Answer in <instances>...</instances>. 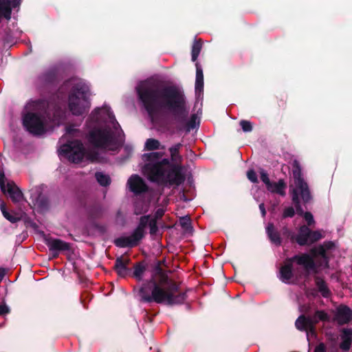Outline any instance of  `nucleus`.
Returning <instances> with one entry per match:
<instances>
[{"instance_id": "obj_54", "label": "nucleus", "mask_w": 352, "mask_h": 352, "mask_svg": "<svg viewBox=\"0 0 352 352\" xmlns=\"http://www.w3.org/2000/svg\"><path fill=\"white\" fill-rule=\"evenodd\" d=\"M66 131L67 133L72 134L76 130L72 126H67Z\"/></svg>"}, {"instance_id": "obj_31", "label": "nucleus", "mask_w": 352, "mask_h": 352, "mask_svg": "<svg viewBox=\"0 0 352 352\" xmlns=\"http://www.w3.org/2000/svg\"><path fill=\"white\" fill-rule=\"evenodd\" d=\"M95 177L98 184L104 187L108 186L111 184V178L108 175H105L101 172H96Z\"/></svg>"}, {"instance_id": "obj_20", "label": "nucleus", "mask_w": 352, "mask_h": 352, "mask_svg": "<svg viewBox=\"0 0 352 352\" xmlns=\"http://www.w3.org/2000/svg\"><path fill=\"white\" fill-rule=\"evenodd\" d=\"M150 215H144L140 218L139 223L137 228L133 230L135 235L139 237L141 240L144 238L145 232L144 230L148 226L150 221Z\"/></svg>"}, {"instance_id": "obj_8", "label": "nucleus", "mask_w": 352, "mask_h": 352, "mask_svg": "<svg viewBox=\"0 0 352 352\" xmlns=\"http://www.w3.org/2000/svg\"><path fill=\"white\" fill-rule=\"evenodd\" d=\"M24 128L33 135H41L45 133V116L41 112H27L23 116Z\"/></svg>"}, {"instance_id": "obj_14", "label": "nucleus", "mask_w": 352, "mask_h": 352, "mask_svg": "<svg viewBox=\"0 0 352 352\" xmlns=\"http://www.w3.org/2000/svg\"><path fill=\"white\" fill-rule=\"evenodd\" d=\"M130 263L131 259L129 258L120 256L116 259L113 269L119 276L124 278L131 271L128 267Z\"/></svg>"}, {"instance_id": "obj_44", "label": "nucleus", "mask_w": 352, "mask_h": 352, "mask_svg": "<svg viewBox=\"0 0 352 352\" xmlns=\"http://www.w3.org/2000/svg\"><path fill=\"white\" fill-rule=\"evenodd\" d=\"M307 223L308 226H311L314 223V219L312 214L310 212H306L302 215Z\"/></svg>"}, {"instance_id": "obj_49", "label": "nucleus", "mask_w": 352, "mask_h": 352, "mask_svg": "<svg viewBox=\"0 0 352 352\" xmlns=\"http://www.w3.org/2000/svg\"><path fill=\"white\" fill-rule=\"evenodd\" d=\"M322 246H324L327 250H331L334 247V243L332 241H326L323 243V245H321Z\"/></svg>"}, {"instance_id": "obj_30", "label": "nucleus", "mask_w": 352, "mask_h": 352, "mask_svg": "<svg viewBox=\"0 0 352 352\" xmlns=\"http://www.w3.org/2000/svg\"><path fill=\"white\" fill-rule=\"evenodd\" d=\"M87 212L91 218L96 219L101 216L102 208L100 204H94L88 208Z\"/></svg>"}, {"instance_id": "obj_24", "label": "nucleus", "mask_w": 352, "mask_h": 352, "mask_svg": "<svg viewBox=\"0 0 352 352\" xmlns=\"http://www.w3.org/2000/svg\"><path fill=\"white\" fill-rule=\"evenodd\" d=\"M146 267L147 265L144 261L135 263L132 276L138 281L142 280Z\"/></svg>"}, {"instance_id": "obj_40", "label": "nucleus", "mask_w": 352, "mask_h": 352, "mask_svg": "<svg viewBox=\"0 0 352 352\" xmlns=\"http://www.w3.org/2000/svg\"><path fill=\"white\" fill-rule=\"evenodd\" d=\"M306 336H307V340L309 342L310 340V336H312L314 338L317 337V331H316V327L314 325H311V327L305 331Z\"/></svg>"}, {"instance_id": "obj_12", "label": "nucleus", "mask_w": 352, "mask_h": 352, "mask_svg": "<svg viewBox=\"0 0 352 352\" xmlns=\"http://www.w3.org/2000/svg\"><path fill=\"white\" fill-rule=\"evenodd\" d=\"M127 184L129 190L135 195H141L148 190V187L144 180L138 175H132L128 179Z\"/></svg>"}, {"instance_id": "obj_27", "label": "nucleus", "mask_w": 352, "mask_h": 352, "mask_svg": "<svg viewBox=\"0 0 352 352\" xmlns=\"http://www.w3.org/2000/svg\"><path fill=\"white\" fill-rule=\"evenodd\" d=\"M315 283L318 291L321 293L323 297L327 298L330 296L331 292L324 279L320 278L319 276H316Z\"/></svg>"}, {"instance_id": "obj_1", "label": "nucleus", "mask_w": 352, "mask_h": 352, "mask_svg": "<svg viewBox=\"0 0 352 352\" xmlns=\"http://www.w3.org/2000/svg\"><path fill=\"white\" fill-rule=\"evenodd\" d=\"M142 107L153 120L163 113H170L178 123H186V131L196 128L197 116L192 114L186 122V98L183 91L175 85L160 82L144 81L136 87Z\"/></svg>"}, {"instance_id": "obj_2", "label": "nucleus", "mask_w": 352, "mask_h": 352, "mask_svg": "<svg viewBox=\"0 0 352 352\" xmlns=\"http://www.w3.org/2000/svg\"><path fill=\"white\" fill-rule=\"evenodd\" d=\"M157 261L151 277L145 280L138 291L140 301L155 302L168 306L182 305L187 299L186 291H182L179 284L170 279Z\"/></svg>"}, {"instance_id": "obj_33", "label": "nucleus", "mask_w": 352, "mask_h": 352, "mask_svg": "<svg viewBox=\"0 0 352 352\" xmlns=\"http://www.w3.org/2000/svg\"><path fill=\"white\" fill-rule=\"evenodd\" d=\"M0 208L2 212L3 217L11 223H16L20 221V217H16L10 214L6 209V206L4 203L0 204Z\"/></svg>"}, {"instance_id": "obj_18", "label": "nucleus", "mask_w": 352, "mask_h": 352, "mask_svg": "<svg viewBox=\"0 0 352 352\" xmlns=\"http://www.w3.org/2000/svg\"><path fill=\"white\" fill-rule=\"evenodd\" d=\"M266 233L270 241L277 246L282 243V239L278 231H277L272 223H269L266 227Z\"/></svg>"}, {"instance_id": "obj_37", "label": "nucleus", "mask_w": 352, "mask_h": 352, "mask_svg": "<svg viewBox=\"0 0 352 352\" xmlns=\"http://www.w3.org/2000/svg\"><path fill=\"white\" fill-rule=\"evenodd\" d=\"M239 124L244 132H250L253 129L252 123L248 120H242Z\"/></svg>"}, {"instance_id": "obj_55", "label": "nucleus", "mask_w": 352, "mask_h": 352, "mask_svg": "<svg viewBox=\"0 0 352 352\" xmlns=\"http://www.w3.org/2000/svg\"><path fill=\"white\" fill-rule=\"evenodd\" d=\"M89 294L88 293H85L82 295L81 296V300H82V303L83 304V306L85 307V305L84 304L83 302V300H84V298L86 296V297H88L89 296Z\"/></svg>"}, {"instance_id": "obj_9", "label": "nucleus", "mask_w": 352, "mask_h": 352, "mask_svg": "<svg viewBox=\"0 0 352 352\" xmlns=\"http://www.w3.org/2000/svg\"><path fill=\"white\" fill-rule=\"evenodd\" d=\"M60 153L69 161L78 164L82 161L85 155V150L82 143L80 140H76L63 144L60 147Z\"/></svg>"}, {"instance_id": "obj_17", "label": "nucleus", "mask_w": 352, "mask_h": 352, "mask_svg": "<svg viewBox=\"0 0 352 352\" xmlns=\"http://www.w3.org/2000/svg\"><path fill=\"white\" fill-rule=\"evenodd\" d=\"M341 340L342 342L340 344V348L344 351H349L352 344V329H342Z\"/></svg>"}, {"instance_id": "obj_56", "label": "nucleus", "mask_w": 352, "mask_h": 352, "mask_svg": "<svg viewBox=\"0 0 352 352\" xmlns=\"http://www.w3.org/2000/svg\"><path fill=\"white\" fill-rule=\"evenodd\" d=\"M280 102H282V106H285L286 100H284V96H280Z\"/></svg>"}, {"instance_id": "obj_15", "label": "nucleus", "mask_w": 352, "mask_h": 352, "mask_svg": "<svg viewBox=\"0 0 352 352\" xmlns=\"http://www.w3.org/2000/svg\"><path fill=\"white\" fill-rule=\"evenodd\" d=\"M141 241L138 236L135 235L133 232L129 236H120L114 240V244L119 248H134L139 244Z\"/></svg>"}, {"instance_id": "obj_7", "label": "nucleus", "mask_w": 352, "mask_h": 352, "mask_svg": "<svg viewBox=\"0 0 352 352\" xmlns=\"http://www.w3.org/2000/svg\"><path fill=\"white\" fill-rule=\"evenodd\" d=\"M294 263L304 267L306 276L309 275L311 271H316V265L312 256L307 253L296 254L292 257L287 258L284 265L280 267L279 279L283 283H289L290 280L294 277Z\"/></svg>"}, {"instance_id": "obj_47", "label": "nucleus", "mask_w": 352, "mask_h": 352, "mask_svg": "<svg viewBox=\"0 0 352 352\" xmlns=\"http://www.w3.org/2000/svg\"><path fill=\"white\" fill-rule=\"evenodd\" d=\"M10 312V309L6 304L0 305V316H3Z\"/></svg>"}, {"instance_id": "obj_46", "label": "nucleus", "mask_w": 352, "mask_h": 352, "mask_svg": "<svg viewBox=\"0 0 352 352\" xmlns=\"http://www.w3.org/2000/svg\"><path fill=\"white\" fill-rule=\"evenodd\" d=\"M283 235L287 237L291 238V239H294V236L292 234V231L286 226L283 227L282 229Z\"/></svg>"}, {"instance_id": "obj_48", "label": "nucleus", "mask_w": 352, "mask_h": 352, "mask_svg": "<svg viewBox=\"0 0 352 352\" xmlns=\"http://www.w3.org/2000/svg\"><path fill=\"white\" fill-rule=\"evenodd\" d=\"M314 352H327L325 344L323 342H320V344H318L316 346Z\"/></svg>"}, {"instance_id": "obj_51", "label": "nucleus", "mask_w": 352, "mask_h": 352, "mask_svg": "<svg viewBox=\"0 0 352 352\" xmlns=\"http://www.w3.org/2000/svg\"><path fill=\"white\" fill-rule=\"evenodd\" d=\"M143 212L142 208H140L138 205H135L134 208V214L139 215Z\"/></svg>"}, {"instance_id": "obj_11", "label": "nucleus", "mask_w": 352, "mask_h": 352, "mask_svg": "<svg viewBox=\"0 0 352 352\" xmlns=\"http://www.w3.org/2000/svg\"><path fill=\"white\" fill-rule=\"evenodd\" d=\"M44 243L48 247L54 258H58L60 252H69L72 250L71 244L60 239H54L45 236Z\"/></svg>"}, {"instance_id": "obj_57", "label": "nucleus", "mask_w": 352, "mask_h": 352, "mask_svg": "<svg viewBox=\"0 0 352 352\" xmlns=\"http://www.w3.org/2000/svg\"><path fill=\"white\" fill-rule=\"evenodd\" d=\"M275 208H276V205H274L272 208L270 209L271 211H274L275 210Z\"/></svg>"}, {"instance_id": "obj_50", "label": "nucleus", "mask_w": 352, "mask_h": 352, "mask_svg": "<svg viewBox=\"0 0 352 352\" xmlns=\"http://www.w3.org/2000/svg\"><path fill=\"white\" fill-rule=\"evenodd\" d=\"M259 209H260L262 217H265L266 215V210H265V205L263 203H261L259 204Z\"/></svg>"}, {"instance_id": "obj_4", "label": "nucleus", "mask_w": 352, "mask_h": 352, "mask_svg": "<svg viewBox=\"0 0 352 352\" xmlns=\"http://www.w3.org/2000/svg\"><path fill=\"white\" fill-rule=\"evenodd\" d=\"M101 111V109H96L88 118L94 124H90L92 129L89 132L88 140L95 148L115 151L124 143V139L120 137V133L124 136L123 131L115 116L110 112H107V116L112 127L107 124L99 126L102 120Z\"/></svg>"}, {"instance_id": "obj_35", "label": "nucleus", "mask_w": 352, "mask_h": 352, "mask_svg": "<svg viewBox=\"0 0 352 352\" xmlns=\"http://www.w3.org/2000/svg\"><path fill=\"white\" fill-rule=\"evenodd\" d=\"M326 249L324 246H322L321 245L318 247H315L311 249L309 254L313 258L317 256H320L321 257L326 258H327V253H326Z\"/></svg>"}, {"instance_id": "obj_16", "label": "nucleus", "mask_w": 352, "mask_h": 352, "mask_svg": "<svg viewBox=\"0 0 352 352\" xmlns=\"http://www.w3.org/2000/svg\"><path fill=\"white\" fill-rule=\"evenodd\" d=\"M6 192H8L11 200L14 204L19 203L24 199L23 192L14 182L7 183Z\"/></svg>"}, {"instance_id": "obj_34", "label": "nucleus", "mask_w": 352, "mask_h": 352, "mask_svg": "<svg viewBox=\"0 0 352 352\" xmlns=\"http://www.w3.org/2000/svg\"><path fill=\"white\" fill-rule=\"evenodd\" d=\"M179 224L182 229L186 232H190L192 231V226L191 223V220L189 217L185 216L182 217L179 219Z\"/></svg>"}, {"instance_id": "obj_39", "label": "nucleus", "mask_w": 352, "mask_h": 352, "mask_svg": "<svg viewBox=\"0 0 352 352\" xmlns=\"http://www.w3.org/2000/svg\"><path fill=\"white\" fill-rule=\"evenodd\" d=\"M260 178L261 180L265 184L266 187L267 186H270L271 181L269 178L268 174L264 170H261L260 172Z\"/></svg>"}, {"instance_id": "obj_21", "label": "nucleus", "mask_w": 352, "mask_h": 352, "mask_svg": "<svg viewBox=\"0 0 352 352\" xmlns=\"http://www.w3.org/2000/svg\"><path fill=\"white\" fill-rule=\"evenodd\" d=\"M34 206L38 212H45L49 210V199L42 193H39L34 202Z\"/></svg>"}, {"instance_id": "obj_13", "label": "nucleus", "mask_w": 352, "mask_h": 352, "mask_svg": "<svg viewBox=\"0 0 352 352\" xmlns=\"http://www.w3.org/2000/svg\"><path fill=\"white\" fill-rule=\"evenodd\" d=\"M334 320L339 325L349 323L352 320V309L346 305H340L336 309Z\"/></svg>"}, {"instance_id": "obj_45", "label": "nucleus", "mask_w": 352, "mask_h": 352, "mask_svg": "<svg viewBox=\"0 0 352 352\" xmlns=\"http://www.w3.org/2000/svg\"><path fill=\"white\" fill-rule=\"evenodd\" d=\"M164 213H165V210L163 208H158L155 214H154V217L152 219H155V221H157L158 219H160L162 218V217L164 215Z\"/></svg>"}, {"instance_id": "obj_32", "label": "nucleus", "mask_w": 352, "mask_h": 352, "mask_svg": "<svg viewBox=\"0 0 352 352\" xmlns=\"http://www.w3.org/2000/svg\"><path fill=\"white\" fill-rule=\"evenodd\" d=\"M145 148L148 151H154L160 148L164 149V146H161L160 142L157 140L148 138L146 141Z\"/></svg>"}, {"instance_id": "obj_29", "label": "nucleus", "mask_w": 352, "mask_h": 352, "mask_svg": "<svg viewBox=\"0 0 352 352\" xmlns=\"http://www.w3.org/2000/svg\"><path fill=\"white\" fill-rule=\"evenodd\" d=\"M202 44L201 39L194 41L191 50L192 61L195 62L197 60L202 49Z\"/></svg>"}, {"instance_id": "obj_10", "label": "nucleus", "mask_w": 352, "mask_h": 352, "mask_svg": "<svg viewBox=\"0 0 352 352\" xmlns=\"http://www.w3.org/2000/svg\"><path fill=\"white\" fill-rule=\"evenodd\" d=\"M58 83L57 72L54 69L45 71L39 75L37 85L41 91L50 92Z\"/></svg>"}, {"instance_id": "obj_5", "label": "nucleus", "mask_w": 352, "mask_h": 352, "mask_svg": "<svg viewBox=\"0 0 352 352\" xmlns=\"http://www.w3.org/2000/svg\"><path fill=\"white\" fill-rule=\"evenodd\" d=\"M292 175L294 180L296 188L292 190V200L294 204L296 212L298 215L302 216L305 212L301 206L299 195L305 204L308 203L311 195L307 183L305 181L302 175L301 166L297 160H294L292 162Z\"/></svg>"}, {"instance_id": "obj_42", "label": "nucleus", "mask_w": 352, "mask_h": 352, "mask_svg": "<svg viewBox=\"0 0 352 352\" xmlns=\"http://www.w3.org/2000/svg\"><path fill=\"white\" fill-rule=\"evenodd\" d=\"M247 177L252 183H258V180L256 172L251 169L247 172Z\"/></svg>"}, {"instance_id": "obj_28", "label": "nucleus", "mask_w": 352, "mask_h": 352, "mask_svg": "<svg viewBox=\"0 0 352 352\" xmlns=\"http://www.w3.org/2000/svg\"><path fill=\"white\" fill-rule=\"evenodd\" d=\"M183 146L182 143H177L170 147L168 151L170 154V159L172 162H181L182 157L179 155L180 148Z\"/></svg>"}, {"instance_id": "obj_3", "label": "nucleus", "mask_w": 352, "mask_h": 352, "mask_svg": "<svg viewBox=\"0 0 352 352\" xmlns=\"http://www.w3.org/2000/svg\"><path fill=\"white\" fill-rule=\"evenodd\" d=\"M164 152H151L142 156L146 162L144 170L151 182L160 185L179 186L185 181L182 166L171 163L168 158H162Z\"/></svg>"}, {"instance_id": "obj_36", "label": "nucleus", "mask_w": 352, "mask_h": 352, "mask_svg": "<svg viewBox=\"0 0 352 352\" xmlns=\"http://www.w3.org/2000/svg\"><path fill=\"white\" fill-rule=\"evenodd\" d=\"M322 237V234L319 231H312L310 230L309 245L319 241Z\"/></svg>"}, {"instance_id": "obj_6", "label": "nucleus", "mask_w": 352, "mask_h": 352, "mask_svg": "<svg viewBox=\"0 0 352 352\" xmlns=\"http://www.w3.org/2000/svg\"><path fill=\"white\" fill-rule=\"evenodd\" d=\"M68 107L74 116L86 114L90 108L89 89L82 82L75 84L68 96Z\"/></svg>"}, {"instance_id": "obj_25", "label": "nucleus", "mask_w": 352, "mask_h": 352, "mask_svg": "<svg viewBox=\"0 0 352 352\" xmlns=\"http://www.w3.org/2000/svg\"><path fill=\"white\" fill-rule=\"evenodd\" d=\"M311 325H312V324L311 323L309 316H306L304 314L299 316L295 321V327L300 331H307Z\"/></svg>"}, {"instance_id": "obj_26", "label": "nucleus", "mask_w": 352, "mask_h": 352, "mask_svg": "<svg viewBox=\"0 0 352 352\" xmlns=\"http://www.w3.org/2000/svg\"><path fill=\"white\" fill-rule=\"evenodd\" d=\"M309 319L312 325L316 326L319 321L328 322L329 316L324 310H317L312 316H309Z\"/></svg>"}, {"instance_id": "obj_22", "label": "nucleus", "mask_w": 352, "mask_h": 352, "mask_svg": "<svg viewBox=\"0 0 352 352\" xmlns=\"http://www.w3.org/2000/svg\"><path fill=\"white\" fill-rule=\"evenodd\" d=\"M195 93L201 94L204 91V73L199 63H196Z\"/></svg>"}, {"instance_id": "obj_19", "label": "nucleus", "mask_w": 352, "mask_h": 352, "mask_svg": "<svg viewBox=\"0 0 352 352\" xmlns=\"http://www.w3.org/2000/svg\"><path fill=\"white\" fill-rule=\"evenodd\" d=\"M310 235V229L307 226H302L300 227L298 234L295 237L296 243L301 245H309Z\"/></svg>"}, {"instance_id": "obj_23", "label": "nucleus", "mask_w": 352, "mask_h": 352, "mask_svg": "<svg viewBox=\"0 0 352 352\" xmlns=\"http://www.w3.org/2000/svg\"><path fill=\"white\" fill-rule=\"evenodd\" d=\"M286 183L283 179H279L278 182H271L270 186L266 188L267 190L272 193H276L281 196L285 195Z\"/></svg>"}, {"instance_id": "obj_38", "label": "nucleus", "mask_w": 352, "mask_h": 352, "mask_svg": "<svg viewBox=\"0 0 352 352\" xmlns=\"http://www.w3.org/2000/svg\"><path fill=\"white\" fill-rule=\"evenodd\" d=\"M150 228V234L151 235L156 234L158 231L157 222L155 219H151L148 223Z\"/></svg>"}, {"instance_id": "obj_43", "label": "nucleus", "mask_w": 352, "mask_h": 352, "mask_svg": "<svg viewBox=\"0 0 352 352\" xmlns=\"http://www.w3.org/2000/svg\"><path fill=\"white\" fill-rule=\"evenodd\" d=\"M6 177L3 170L0 171V188L3 193H6L7 184H5Z\"/></svg>"}, {"instance_id": "obj_53", "label": "nucleus", "mask_w": 352, "mask_h": 352, "mask_svg": "<svg viewBox=\"0 0 352 352\" xmlns=\"http://www.w3.org/2000/svg\"><path fill=\"white\" fill-rule=\"evenodd\" d=\"M96 228L102 234L105 233L107 231L106 227L104 226L98 225L96 226Z\"/></svg>"}, {"instance_id": "obj_41", "label": "nucleus", "mask_w": 352, "mask_h": 352, "mask_svg": "<svg viewBox=\"0 0 352 352\" xmlns=\"http://www.w3.org/2000/svg\"><path fill=\"white\" fill-rule=\"evenodd\" d=\"M295 214L294 208L292 206L287 207L284 209L283 212V218L293 217Z\"/></svg>"}, {"instance_id": "obj_52", "label": "nucleus", "mask_w": 352, "mask_h": 352, "mask_svg": "<svg viewBox=\"0 0 352 352\" xmlns=\"http://www.w3.org/2000/svg\"><path fill=\"white\" fill-rule=\"evenodd\" d=\"M6 269L3 267H0V282L2 281L4 276H6Z\"/></svg>"}]
</instances>
